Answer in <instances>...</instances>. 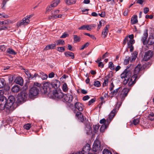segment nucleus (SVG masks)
<instances>
[{
	"mask_svg": "<svg viewBox=\"0 0 154 154\" xmlns=\"http://www.w3.org/2000/svg\"><path fill=\"white\" fill-rule=\"evenodd\" d=\"M99 67L101 66V68H102L103 67L104 64L103 63L101 62H100L98 63V65Z\"/></svg>",
	"mask_w": 154,
	"mask_h": 154,
	"instance_id": "obj_64",
	"label": "nucleus"
},
{
	"mask_svg": "<svg viewBox=\"0 0 154 154\" xmlns=\"http://www.w3.org/2000/svg\"><path fill=\"white\" fill-rule=\"evenodd\" d=\"M86 25H83L81 27L79 28L78 29L79 30H84L86 29Z\"/></svg>",
	"mask_w": 154,
	"mask_h": 154,
	"instance_id": "obj_53",
	"label": "nucleus"
},
{
	"mask_svg": "<svg viewBox=\"0 0 154 154\" xmlns=\"http://www.w3.org/2000/svg\"><path fill=\"white\" fill-rule=\"evenodd\" d=\"M135 43V40H130L127 42V47L130 49V51L131 52L133 51L134 49L133 44Z\"/></svg>",
	"mask_w": 154,
	"mask_h": 154,
	"instance_id": "obj_17",
	"label": "nucleus"
},
{
	"mask_svg": "<svg viewBox=\"0 0 154 154\" xmlns=\"http://www.w3.org/2000/svg\"><path fill=\"white\" fill-rule=\"evenodd\" d=\"M15 79V77H14L13 75H11L9 76L8 77V80L9 83H12L13 80L14 79Z\"/></svg>",
	"mask_w": 154,
	"mask_h": 154,
	"instance_id": "obj_45",
	"label": "nucleus"
},
{
	"mask_svg": "<svg viewBox=\"0 0 154 154\" xmlns=\"http://www.w3.org/2000/svg\"><path fill=\"white\" fill-rule=\"evenodd\" d=\"M149 11V9L147 7L144 8L143 9V12L145 14L147 13Z\"/></svg>",
	"mask_w": 154,
	"mask_h": 154,
	"instance_id": "obj_54",
	"label": "nucleus"
},
{
	"mask_svg": "<svg viewBox=\"0 0 154 154\" xmlns=\"http://www.w3.org/2000/svg\"><path fill=\"white\" fill-rule=\"evenodd\" d=\"M56 44H52L50 45H47L45 48L44 50H48L49 49H54L56 47Z\"/></svg>",
	"mask_w": 154,
	"mask_h": 154,
	"instance_id": "obj_25",
	"label": "nucleus"
},
{
	"mask_svg": "<svg viewBox=\"0 0 154 154\" xmlns=\"http://www.w3.org/2000/svg\"><path fill=\"white\" fill-rule=\"evenodd\" d=\"M75 107L80 112L82 111L84 106L81 103L77 102L75 103Z\"/></svg>",
	"mask_w": 154,
	"mask_h": 154,
	"instance_id": "obj_23",
	"label": "nucleus"
},
{
	"mask_svg": "<svg viewBox=\"0 0 154 154\" xmlns=\"http://www.w3.org/2000/svg\"><path fill=\"white\" fill-rule=\"evenodd\" d=\"M148 118L151 121L154 120V113L153 112H151L149 113Z\"/></svg>",
	"mask_w": 154,
	"mask_h": 154,
	"instance_id": "obj_34",
	"label": "nucleus"
},
{
	"mask_svg": "<svg viewBox=\"0 0 154 154\" xmlns=\"http://www.w3.org/2000/svg\"><path fill=\"white\" fill-rule=\"evenodd\" d=\"M20 89L19 86L17 85H14L11 88L12 91L16 93L19 92Z\"/></svg>",
	"mask_w": 154,
	"mask_h": 154,
	"instance_id": "obj_26",
	"label": "nucleus"
},
{
	"mask_svg": "<svg viewBox=\"0 0 154 154\" xmlns=\"http://www.w3.org/2000/svg\"><path fill=\"white\" fill-rule=\"evenodd\" d=\"M54 72H51L48 75V77L50 78H52L54 77Z\"/></svg>",
	"mask_w": 154,
	"mask_h": 154,
	"instance_id": "obj_62",
	"label": "nucleus"
},
{
	"mask_svg": "<svg viewBox=\"0 0 154 154\" xmlns=\"http://www.w3.org/2000/svg\"><path fill=\"white\" fill-rule=\"evenodd\" d=\"M94 85L96 87H99L101 85L100 82L98 81H95L94 82Z\"/></svg>",
	"mask_w": 154,
	"mask_h": 154,
	"instance_id": "obj_43",
	"label": "nucleus"
},
{
	"mask_svg": "<svg viewBox=\"0 0 154 154\" xmlns=\"http://www.w3.org/2000/svg\"><path fill=\"white\" fill-rule=\"evenodd\" d=\"M90 149V145L89 144L87 143L83 146L82 151L79 152L81 154H89Z\"/></svg>",
	"mask_w": 154,
	"mask_h": 154,
	"instance_id": "obj_10",
	"label": "nucleus"
},
{
	"mask_svg": "<svg viewBox=\"0 0 154 154\" xmlns=\"http://www.w3.org/2000/svg\"><path fill=\"white\" fill-rule=\"evenodd\" d=\"M7 53H8V55L12 54L16 55L17 54L16 52L13 49L11 48H9L7 49L6 51Z\"/></svg>",
	"mask_w": 154,
	"mask_h": 154,
	"instance_id": "obj_29",
	"label": "nucleus"
},
{
	"mask_svg": "<svg viewBox=\"0 0 154 154\" xmlns=\"http://www.w3.org/2000/svg\"><path fill=\"white\" fill-rule=\"evenodd\" d=\"M31 127V124L29 123H28L24 125L23 126V128H24L26 129V130H28Z\"/></svg>",
	"mask_w": 154,
	"mask_h": 154,
	"instance_id": "obj_44",
	"label": "nucleus"
},
{
	"mask_svg": "<svg viewBox=\"0 0 154 154\" xmlns=\"http://www.w3.org/2000/svg\"><path fill=\"white\" fill-rule=\"evenodd\" d=\"M90 98V97L88 95H86L84 96L82 98V100L85 101L88 100Z\"/></svg>",
	"mask_w": 154,
	"mask_h": 154,
	"instance_id": "obj_57",
	"label": "nucleus"
},
{
	"mask_svg": "<svg viewBox=\"0 0 154 154\" xmlns=\"http://www.w3.org/2000/svg\"><path fill=\"white\" fill-rule=\"evenodd\" d=\"M26 74L27 75V77L29 78V77L31 76V73L29 72L28 71H26L25 72Z\"/></svg>",
	"mask_w": 154,
	"mask_h": 154,
	"instance_id": "obj_63",
	"label": "nucleus"
},
{
	"mask_svg": "<svg viewBox=\"0 0 154 154\" xmlns=\"http://www.w3.org/2000/svg\"><path fill=\"white\" fill-rule=\"evenodd\" d=\"M99 126L98 125H93V128L94 131H96L99 129Z\"/></svg>",
	"mask_w": 154,
	"mask_h": 154,
	"instance_id": "obj_49",
	"label": "nucleus"
},
{
	"mask_svg": "<svg viewBox=\"0 0 154 154\" xmlns=\"http://www.w3.org/2000/svg\"><path fill=\"white\" fill-rule=\"evenodd\" d=\"M39 89L36 87L33 86L29 90V97L32 98L34 96L37 95L39 93Z\"/></svg>",
	"mask_w": 154,
	"mask_h": 154,
	"instance_id": "obj_7",
	"label": "nucleus"
},
{
	"mask_svg": "<svg viewBox=\"0 0 154 154\" xmlns=\"http://www.w3.org/2000/svg\"><path fill=\"white\" fill-rule=\"evenodd\" d=\"M109 67L111 70H114L115 69L114 66L112 62H109Z\"/></svg>",
	"mask_w": 154,
	"mask_h": 154,
	"instance_id": "obj_41",
	"label": "nucleus"
},
{
	"mask_svg": "<svg viewBox=\"0 0 154 154\" xmlns=\"http://www.w3.org/2000/svg\"><path fill=\"white\" fill-rule=\"evenodd\" d=\"M65 2L66 4L70 5L75 4L76 2V0H66Z\"/></svg>",
	"mask_w": 154,
	"mask_h": 154,
	"instance_id": "obj_32",
	"label": "nucleus"
},
{
	"mask_svg": "<svg viewBox=\"0 0 154 154\" xmlns=\"http://www.w3.org/2000/svg\"><path fill=\"white\" fill-rule=\"evenodd\" d=\"M109 25H107L104 29L102 33V38H105L106 37L109 31L108 29L109 28Z\"/></svg>",
	"mask_w": 154,
	"mask_h": 154,
	"instance_id": "obj_19",
	"label": "nucleus"
},
{
	"mask_svg": "<svg viewBox=\"0 0 154 154\" xmlns=\"http://www.w3.org/2000/svg\"><path fill=\"white\" fill-rule=\"evenodd\" d=\"M73 38L74 40V41L75 42H79L81 40V38L80 37L78 36L77 35H75L73 36Z\"/></svg>",
	"mask_w": 154,
	"mask_h": 154,
	"instance_id": "obj_37",
	"label": "nucleus"
},
{
	"mask_svg": "<svg viewBox=\"0 0 154 154\" xmlns=\"http://www.w3.org/2000/svg\"><path fill=\"white\" fill-rule=\"evenodd\" d=\"M148 36V30L146 29L145 31L144 32L143 36L141 39V40L143 42L144 45L146 44H147V41L146 40Z\"/></svg>",
	"mask_w": 154,
	"mask_h": 154,
	"instance_id": "obj_21",
	"label": "nucleus"
},
{
	"mask_svg": "<svg viewBox=\"0 0 154 154\" xmlns=\"http://www.w3.org/2000/svg\"><path fill=\"white\" fill-rule=\"evenodd\" d=\"M108 55H109V53H108L107 52H106L105 53V54H103V56L102 57V58L103 59L104 58H105V57H108Z\"/></svg>",
	"mask_w": 154,
	"mask_h": 154,
	"instance_id": "obj_60",
	"label": "nucleus"
},
{
	"mask_svg": "<svg viewBox=\"0 0 154 154\" xmlns=\"http://www.w3.org/2000/svg\"><path fill=\"white\" fill-rule=\"evenodd\" d=\"M89 45V43L87 42L84 45H83L80 50H83L85 48L87 47Z\"/></svg>",
	"mask_w": 154,
	"mask_h": 154,
	"instance_id": "obj_47",
	"label": "nucleus"
},
{
	"mask_svg": "<svg viewBox=\"0 0 154 154\" xmlns=\"http://www.w3.org/2000/svg\"><path fill=\"white\" fill-rule=\"evenodd\" d=\"M107 128V126L103 124L100 128V131L101 132H103L104 130Z\"/></svg>",
	"mask_w": 154,
	"mask_h": 154,
	"instance_id": "obj_42",
	"label": "nucleus"
},
{
	"mask_svg": "<svg viewBox=\"0 0 154 154\" xmlns=\"http://www.w3.org/2000/svg\"><path fill=\"white\" fill-rule=\"evenodd\" d=\"M120 105H121L119 103H117L116 106L114 108L109 115L108 118L106 119V122L104 124V125H106L107 127L111 121L112 120L113 118L116 115V113L117 112V110L119 109Z\"/></svg>",
	"mask_w": 154,
	"mask_h": 154,
	"instance_id": "obj_2",
	"label": "nucleus"
},
{
	"mask_svg": "<svg viewBox=\"0 0 154 154\" xmlns=\"http://www.w3.org/2000/svg\"><path fill=\"white\" fill-rule=\"evenodd\" d=\"M134 55H132L131 58L129 57H126V64H127L129 63V61L130 60L131 62H132L134 61L136 59L137 55V53L136 51H134Z\"/></svg>",
	"mask_w": 154,
	"mask_h": 154,
	"instance_id": "obj_13",
	"label": "nucleus"
},
{
	"mask_svg": "<svg viewBox=\"0 0 154 154\" xmlns=\"http://www.w3.org/2000/svg\"><path fill=\"white\" fill-rule=\"evenodd\" d=\"M75 116L79 120L82 122H83L85 120L84 116L82 115V113L80 112H77L75 114Z\"/></svg>",
	"mask_w": 154,
	"mask_h": 154,
	"instance_id": "obj_20",
	"label": "nucleus"
},
{
	"mask_svg": "<svg viewBox=\"0 0 154 154\" xmlns=\"http://www.w3.org/2000/svg\"><path fill=\"white\" fill-rule=\"evenodd\" d=\"M119 88L114 90L112 92H111V94H112V96H111V97H113L114 95H115L116 94L118 91L119 90Z\"/></svg>",
	"mask_w": 154,
	"mask_h": 154,
	"instance_id": "obj_46",
	"label": "nucleus"
},
{
	"mask_svg": "<svg viewBox=\"0 0 154 154\" xmlns=\"http://www.w3.org/2000/svg\"><path fill=\"white\" fill-rule=\"evenodd\" d=\"M103 154H112V152L107 149H104L103 152Z\"/></svg>",
	"mask_w": 154,
	"mask_h": 154,
	"instance_id": "obj_38",
	"label": "nucleus"
},
{
	"mask_svg": "<svg viewBox=\"0 0 154 154\" xmlns=\"http://www.w3.org/2000/svg\"><path fill=\"white\" fill-rule=\"evenodd\" d=\"M52 93L54 97L58 99L62 98L64 94L61 92L60 90L58 91L56 89L54 90Z\"/></svg>",
	"mask_w": 154,
	"mask_h": 154,
	"instance_id": "obj_9",
	"label": "nucleus"
},
{
	"mask_svg": "<svg viewBox=\"0 0 154 154\" xmlns=\"http://www.w3.org/2000/svg\"><path fill=\"white\" fill-rule=\"evenodd\" d=\"M60 1V0H54L53 2V3L51 5V7L49 6L47 7L46 9L47 11H49L51 10V8L52 7H56L59 3Z\"/></svg>",
	"mask_w": 154,
	"mask_h": 154,
	"instance_id": "obj_18",
	"label": "nucleus"
},
{
	"mask_svg": "<svg viewBox=\"0 0 154 154\" xmlns=\"http://www.w3.org/2000/svg\"><path fill=\"white\" fill-rule=\"evenodd\" d=\"M26 19V17L24 18L22 20H20V22H18L17 23V26H20L22 25L25 26L27 25L29 23V20Z\"/></svg>",
	"mask_w": 154,
	"mask_h": 154,
	"instance_id": "obj_16",
	"label": "nucleus"
},
{
	"mask_svg": "<svg viewBox=\"0 0 154 154\" xmlns=\"http://www.w3.org/2000/svg\"><path fill=\"white\" fill-rule=\"evenodd\" d=\"M114 87V85H113V83L112 82L111 84L110 87L109 88V90L110 91H112L113 89V88Z\"/></svg>",
	"mask_w": 154,
	"mask_h": 154,
	"instance_id": "obj_58",
	"label": "nucleus"
},
{
	"mask_svg": "<svg viewBox=\"0 0 154 154\" xmlns=\"http://www.w3.org/2000/svg\"><path fill=\"white\" fill-rule=\"evenodd\" d=\"M102 150L101 149L100 142L99 140H96L94 141L93 147V150L96 152L98 150Z\"/></svg>",
	"mask_w": 154,
	"mask_h": 154,
	"instance_id": "obj_8",
	"label": "nucleus"
},
{
	"mask_svg": "<svg viewBox=\"0 0 154 154\" xmlns=\"http://www.w3.org/2000/svg\"><path fill=\"white\" fill-rule=\"evenodd\" d=\"M120 97L121 101H123L125 97V88H124L122 91V93L120 94Z\"/></svg>",
	"mask_w": 154,
	"mask_h": 154,
	"instance_id": "obj_28",
	"label": "nucleus"
},
{
	"mask_svg": "<svg viewBox=\"0 0 154 154\" xmlns=\"http://www.w3.org/2000/svg\"><path fill=\"white\" fill-rule=\"evenodd\" d=\"M137 15H134L131 18V23L132 24H135L138 22L137 19Z\"/></svg>",
	"mask_w": 154,
	"mask_h": 154,
	"instance_id": "obj_27",
	"label": "nucleus"
},
{
	"mask_svg": "<svg viewBox=\"0 0 154 154\" xmlns=\"http://www.w3.org/2000/svg\"><path fill=\"white\" fill-rule=\"evenodd\" d=\"M133 68V66L130 64V66H127V68L126 69V81L127 80V82L126 83V85L127 84V82H129L130 80V78L131 77L132 74V72Z\"/></svg>",
	"mask_w": 154,
	"mask_h": 154,
	"instance_id": "obj_4",
	"label": "nucleus"
},
{
	"mask_svg": "<svg viewBox=\"0 0 154 154\" xmlns=\"http://www.w3.org/2000/svg\"><path fill=\"white\" fill-rule=\"evenodd\" d=\"M69 35L66 32H64L63 34L60 37V38H65L67 37Z\"/></svg>",
	"mask_w": 154,
	"mask_h": 154,
	"instance_id": "obj_50",
	"label": "nucleus"
},
{
	"mask_svg": "<svg viewBox=\"0 0 154 154\" xmlns=\"http://www.w3.org/2000/svg\"><path fill=\"white\" fill-rule=\"evenodd\" d=\"M6 48V47L5 45H3L0 46V49L2 51H5Z\"/></svg>",
	"mask_w": 154,
	"mask_h": 154,
	"instance_id": "obj_52",
	"label": "nucleus"
},
{
	"mask_svg": "<svg viewBox=\"0 0 154 154\" xmlns=\"http://www.w3.org/2000/svg\"><path fill=\"white\" fill-rule=\"evenodd\" d=\"M1 22V25H3L4 26H6L8 24L6 21H0Z\"/></svg>",
	"mask_w": 154,
	"mask_h": 154,
	"instance_id": "obj_59",
	"label": "nucleus"
},
{
	"mask_svg": "<svg viewBox=\"0 0 154 154\" xmlns=\"http://www.w3.org/2000/svg\"><path fill=\"white\" fill-rule=\"evenodd\" d=\"M52 87V85L50 82H45L43 85L42 88L41 89V91L44 94H49L53 91Z\"/></svg>",
	"mask_w": 154,
	"mask_h": 154,
	"instance_id": "obj_3",
	"label": "nucleus"
},
{
	"mask_svg": "<svg viewBox=\"0 0 154 154\" xmlns=\"http://www.w3.org/2000/svg\"><path fill=\"white\" fill-rule=\"evenodd\" d=\"M15 101V99L14 96H11L9 97L8 100H7V102L8 105V106L7 105L8 109L11 108Z\"/></svg>",
	"mask_w": 154,
	"mask_h": 154,
	"instance_id": "obj_12",
	"label": "nucleus"
},
{
	"mask_svg": "<svg viewBox=\"0 0 154 154\" xmlns=\"http://www.w3.org/2000/svg\"><path fill=\"white\" fill-rule=\"evenodd\" d=\"M105 23V21L103 20H101L99 21V24L98 25L97 27V30H99L100 29V27L102 26V24H103Z\"/></svg>",
	"mask_w": 154,
	"mask_h": 154,
	"instance_id": "obj_40",
	"label": "nucleus"
},
{
	"mask_svg": "<svg viewBox=\"0 0 154 154\" xmlns=\"http://www.w3.org/2000/svg\"><path fill=\"white\" fill-rule=\"evenodd\" d=\"M62 89L63 91L66 92L68 91V88L67 87V85L66 83H64L63 84L62 86Z\"/></svg>",
	"mask_w": 154,
	"mask_h": 154,
	"instance_id": "obj_35",
	"label": "nucleus"
},
{
	"mask_svg": "<svg viewBox=\"0 0 154 154\" xmlns=\"http://www.w3.org/2000/svg\"><path fill=\"white\" fill-rule=\"evenodd\" d=\"M153 53L151 50H149L145 53L143 60L144 61H147L150 60L153 56Z\"/></svg>",
	"mask_w": 154,
	"mask_h": 154,
	"instance_id": "obj_11",
	"label": "nucleus"
},
{
	"mask_svg": "<svg viewBox=\"0 0 154 154\" xmlns=\"http://www.w3.org/2000/svg\"><path fill=\"white\" fill-rule=\"evenodd\" d=\"M140 122L139 118L134 119L133 120V124L134 125H136L138 124Z\"/></svg>",
	"mask_w": 154,
	"mask_h": 154,
	"instance_id": "obj_39",
	"label": "nucleus"
},
{
	"mask_svg": "<svg viewBox=\"0 0 154 154\" xmlns=\"http://www.w3.org/2000/svg\"><path fill=\"white\" fill-rule=\"evenodd\" d=\"M28 96V94L25 91L22 92L18 97L17 102L18 103H21L25 101L27 99Z\"/></svg>",
	"mask_w": 154,
	"mask_h": 154,
	"instance_id": "obj_6",
	"label": "nucleus"
},
{
	"mask_svg": "<svg viewBox=\"0 0 154 154\" xmlns=\"http://www.w3.org/2000/svg\"><path fill=\"white\" fill-rule=\"evenodd\" d=\"M141 69L142 67L140 64H138L135 68L134 75L132 76L131 79H130L128 84L126 86V92L127 91V93H126V97L127 95V93L131 89V87L135 83V80L138 77L137 75L140 71L141 70Z\"/></svg>",
	"mask_w": 154,
	"mask_h": 154,
	"instance_id": "obj_1",
	"label": "nucleus"
},
{
	"mask_svg": "<svg viewBox=\"0 0 154 154\" xmlns=\"http://www.w3.org/2000/svg\"><path fill=\"white\" fill-rule=\"evenodd\" d=\"M121 77L122 79L125 78V70L121 74Z\"/></svg>",
	"mask_w": 154,
	"mask_h": 154,
	"instance_id": "obj_61",
	"label": "nucleus"
},
{
	"mask_svg": "<svg viewBox=\"0 0 154 154\" xmlns=\"http://www.w3.org/2000/svg\"><path fill=\"white\" fill-rule=\"evenodd\" d=\"M57 43V45H63L65 44V42L64 40L62 39H59L56 41Z\"/></svg>",
	"mask_w": 154,
	"mask_h": 154,
	"instance_id": "obj_36",
	"label": "nucleus"
},
{
	"mask_svg": "<svg viewBox=\"0 0 154 154\" xmlns=\"http://www.w3.org/2000/svg\"><path fill=\"white\" fill-rule=\"evenodd\" d=\"M95 99L93 98L91 99L90 100L88 103V105H91L92 103H94L95 101Z\"/></svg>",
	"mask_w": 154,
	"mask_h": 154,
	"instance_id": "obj_51",
	"label": "nucleus"
},
{
	"mask_svg": "<svg viewBox=\"0 0 154 154\" xmlns=\"http://www.w3.org/2000/svg\"><path fill=\"white\" fill-rule=\"evenodd\" d=\"M64 54L65 55L66 57H71L72 59H74V54L70 51H67L64 53Z\"/></svg>",
	"mask_w": 154,
	"mask_h": 154,
	"instance_id": "obj_24",
	"label": "nucleus"
},
{
	"mask_svg": "<svg viewBox=\"0 0 154 154\" xmlns=\"http://www.w3.org/2000/svg\"><path fill=\"white\" fill-rule=\"evenodd\" d=\"M6 85L5 81L3 78L0 79V88H3Z\"/></svg>",
	"mask_w": 154,
	"mask_h": 154,
	"instance_id": "obj_30",
	"label": "nucleus"
},
{
	"mask_svg": "<svg viewBox=\"0 0 154 154\" xmlns=\"http://www.w3.org/2000/svg\"><path fill=\"white\" fill-rule=\"evenodd\" d=\"M66 102L70 103L72 101L73 96L69 94H63V97L62 98Z\"/></svg>",
	"mask_w": 154,
	"mask_h": 154,
	"instance_id": "obj_14",
	"label": "nucleus"
},
{
	"mask_svg": "<svg viewBox=\"0 0 154 154\" xmlns=\"http://www.w3.org/2000/svg\"><path fill=\"white\" fill-rule=\"evenodd\" d=\"M39 77H41L43 80L46 79L48 77V75L42 72L40 73Z\"/></svg>",
	"mask_w": 154,
	"mask_h": 154,
	"instance_id": "obj_31",
	"label": "nucleus"
},
{
	"mask_svg": "<svg viewBox=\"0 0 154 154\" xmlns=\"http://www.w3.org/2000/svg\"><path fill=\"white\" fill-rule=\"evenodd\" d=\"M145 0H136V3L142 5Z\"/></svg>",
	"mask_w": 154,
	"mask_h": 154,
	"instance_id": "obj_55",
	"label": "nucleus"
},
{
	"mask_svg": "<svg viewBox=\"0 0 154 154\" xmlns=\"http://www.w3.org/2000/svg\"><path fill=\"white\" fill-rule=\"evenodd\" d=\"M8 106V103L7 102V98L3 96L0 95V109L1 110H3L6 108L7 109V107Z\"/></svg>",
	"mask_w": 154,
	"mask_h": 154,
	"instance_id": "obj_5",
	"label": "nucleus"
},
{
	"mask_svg": "<svg viewBox=\"0 0 154 154\" xmlns=\"http://www.w3.org/2000/svg\"><path fill=\"white\" fill-rule=\"evenodd\" d=\"M153 16L152 15H146L145 17V18L146 19L149 18L150 19H152L153 18Z\"/></svg>",
	"mask_w": 154,
	"mask_h": 154,
	"instance_id": "obj_56",
	"label": "nucleus"
},
{
	"mask_svg": "<svg viewBox=\"0 0 154 154\" xmlns=\"http://www.w3.org/2000/svg\"><path fill=\"white\" fill-rule=\"evenodd\" d=\"M57 51L60 52H62L65 51V49L63 47H58Z\"/></svg>",
	"mask_w": 154,
	"mask_h": 154,
	"instance_id": "obj_48",
	"label": "nucleus"
},
{
	"mask_svg": "<svg viewBox=\"0 0 154 154\" xmlns=\"http://www.w3.org/2000/svg\"><path fill=\"white\" fill-rule=\"evenodd\" d=\"M51 84L52 85V88L53 90H57L60 85V82L56 80H54Z\"/></svg>",
	"mask_w": 154,
	"mask_h": 154,
	"instance_id": "obj_15",
	"label": "nucleus"
},
{
	"mask_svg": "<svg viewBox=\"0 0 154 154\" xmlns=\"http://www.w3.org/2000/svg\"><path fill=\"white\" fill-rule=\"evenodd\" d=\"M14 82L16 84H19L21 86L23 85V79L21 77H16L15 79Z\"/></svg>",
	"mask_w": 154,
	"mask_h": 154,
	"instance_id": "obj_22",
	"label": "nucleus"
},
{
	"mask_svg": "<svg viewBox=\"0 0 154 154\" xmlns=\"http://www.w3.org/2000/svg\"><path fill=\"white\" fill-rule=\"evenodd\" d=\"M134 37V35L133 34H131V35H129L128 36H126V40L127 41V42L131 40H134L133 38Z\"/></svg>",
	"mask_w": 154,
	"mask_h": 154,
	"instance_id": "obj_33",
	"label": "nucleus"
}]
</instances>
